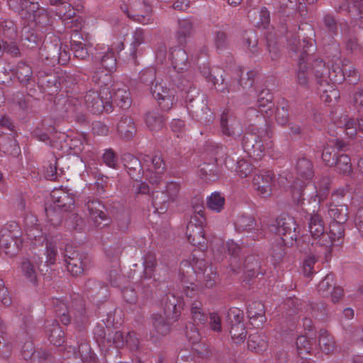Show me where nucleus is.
<instances>
[{
  "label": "nucleus",
  "mask_w": 363,
  "mask_h": 363,
  "mask_svg": "<svg viewBox=\"0 0 363 363\" xmlns=\"http://www.w3.org/2000/svg\"><path fill=\"white\" fill-rule=\"evenodd\" d=\"M228 328L231 337L235 343L244 342L247 335L245 324H240L239 325H233Z\"/></svg>",
  "instance_id": "e2e57ef3"
},
{
  "label": "nucleus",
  "mask_w": 363,
  "mask_h": 363,
  "mask_svg": "<svg viewBox=\"0 0 363 363\" xmlns=\"http://www.w3.org/2000/svg\"><path fill=\"white\" fill-rule=\"evenodd\" d=\"M50 196L52 199V206L57 208L64 212L70 211L74 206V199L71 194L62 189H54Z\"/></svg>",
  "instance_id": "412c9836"
},
{
  "label": "nucleus",
  "mask_w": 363,
  "mask_h": 363,
  "mask_svg": "<svg viewBox=\"0 0 363 363\" xmlns=\"http://www.w3.org/2000/svg\"><path fill=\"white\" fill-rule=\"evenodd\" d=\"M84 289L88 296L100 303L105 301L109 296L108 289L106 285L94 279H89L84 285Z\"/></svg>",
  "instance_id": "6ab92c4d"
},
{
  "label": "nucleus",
  "mask_w": 363,
  "mask_h": 363,
  "mask_svg": "<svg viewBox=\"0 0 363 363\" xmlns=\"http://www.w3.org/2000/svg\"><path fill=\"white\" fill-rule=\"evenodd\" d=\"M161 303L166 318L173 320H177L182 307L180 298L169 293L162 298Z\"/></svg>",
  "instance_id": "aec40b11"
},
{
  "label": "nucleus",
  "mask_w": 363,
  "mask_h": 363,
  "mask_svg": "<svg viewBox=\"0 0 363 363\" xmlns=\"http://www.w3.org/2000/svg\"><path fill=\"white\" fill-rule=\"evenodd\" d=\"M21 233L17 223H12L6 228L1 230L0 250L6 255L12 256L15 254L11 250V242L15 241L16 248L18 249L22 240L20 239Z\"/></svg>",
  "instance_id": "9d476101"
},
{
  "label": "nucleus",
  "mask_w": 363,
  "mask_h": 363,
  "mask_svg": "<svg viewBox=\"0 0 363 363\" xmlns=\"http://www.w3.org/2000/svg\"><path fill=\"white\" fill-rule=\"evenodd\" d=\"M273 96L268 89L261 90L257 96V106L261 113L268 114V111L272 110Z\"/></svg>",
  "instance_id": "c9c22d12"
},
{
  "label": "nucleus",
  "mask_w": 363,
  "mask_h": 363,
  "mask_svg": "<svg viewBox=\"0 0 363 363\" xmlns=\"http://www.w3.org/2000/svg\"><path fill=\"white\" fill-rule=\"evenodd\" d=\"M264 306L260 301H254L248 305L247 315L252 325L259 327L266 321Z\"/></svg>",
  "instance_id": "bb28decb"
},
{
  "label": "nucleus",
  "mask_w": 363,
  "mask_h": 363,
  "mask_svg": "<svg viewBox=\"0 0 363 363\" xmlns=\"http://www.w3.org/2000/svg\"><path fill=\"white\" fill-rule=\"evenodd\" d=\"M289 45L290 50L298 57L297 81L301 85H306L308 82L306 62L308 60L309 48L312 47V44L305 40L301 42L294 37L289 40Z\"/></svg>",
  "instance_id": "20e7f679"
},
{
  "label": "nucleus",
  "mask_w": 363,
  "mask_h": 363,
  "mask_svg": "<svg viewBox=\"0 0 363 363\" xmlns=\"http://www.w3.org/2000/svg\"><path fill=\"white\" fill-rule=\"evenodd\" d=\"M220 128L223 135L235 138L242 133L240 121L232 114L223 112L220 117Z\"/></svg>",
  "instance_id": "a211bd4d"
},
{
  "label": "nucleus",
  "mask_w": 363,
  "mask_h": 363,
  "mask_svg": "<svg viewBox=\"0 0 363 363\" xmlns=\"http://www.w3.org/2000/svg\"><path fill=\"white\" fill-rule=\"evenodd\" d=\"M23 18L30 21V23H28V25H32L33 27L37 28L42 33L51 29V18L43 7L40 6L38 9L28 13L27 17Z\"/></svg>",
  "instance_id": "f3484780"
},
{
  "label": "nucleus",
  "mask_w": 363,
  "mask_h": 363,
  "mask_svg": "<svg viewBox=\"0 0 363 363\" xmlns=\"http://www.w3.org/2000/svg\"><path fill=\"white\" fill-rule=\"evenodd\" d=\"M344 79L350 84H356L359 79V75L354 65L347 60L342 62V67L337 68Z\"/></svg>",
  "instance_id": "f704fd0d"
},
{
  "label": "nucleus",
  "mask_w": 363,
  "mask_h": 363,
  "mask_svg": "<svg viewBox=\"0 0 363 363\" xmlns=\"http://www.w3.org/2000/svg\"><path fill=\"white\" fill-rule=\"evenodd\" d=\"M119 135L126 140L132 138L136 133V126L133 119L128 116H123L117 125Z\"/></svg>",
  "instance_id": "c756f323"
},
{
  "label": "nucleus",
  "mask_w": 363,
  "mask_h": 363,
  "mask_svg": "<svg viewBox=\"0 0 363 363\" xmlns=\"http://www.w3.org/2000/svg\"><path fill=\"white\" fill-rule=\"evenodd\" d=\"M167 320L166 316L164 317L160 314L152 315V325L155 331L161 335H165L169 332L170 327ZM168 320L169 319L168 318Z\"/></svg>",
  "instance_id": "09e8293b"
},
{
  "label": "nucleus",
  "mask_w": 363,
  "mask_h": 363,
  "mask_svg": "<svg viewBox=\"0 0 363 363\" xmlns=\"http://www.w3.org/2000/svg\"><path fill=\"white\" fill-rule=\"evenodd\" d=\"M123 160L124 166L130 177L135 181L140 179L143 173V168L139 159L131 154H125L123 157Z\"/></svg>",
  "instance_id": "c85d7f7f"
},
{
  "label": "nucleus",
  "mask_w": 363,
  "mask_h": 363,
  "mask_svg": "<svg viewBox=\"0 0 363 363\" xmlns=\"http://www.w3.org/2000/svg\"><path fill=\"white\" fill-rule=\"evenodd\" d=\"M46 59H50L53 61L57 60L62 65H67L70 59L69 53L60 46L55 48V52L52 55L46 56Z\"/></svg>",
  "instance_id": "69168bd1"
},
{
  "label": "nucleus",
  "mask_w": 363,
  "mask_h": 363,
  "mask_svg": "<svg viewBox=\"0 0 363 363\" xmlns=\"http://www.w3.org/2000/svg\"><path fill=\"white\" fill-rule=\"evenodd\" d=\"M16 75L19 82L27 86L33 81L31 67L24 62H19L16 67Z\"/></svg>",
  "instance_id": "58836bf2"
},
{
  "label": "nucleus",
  "mask_w": 363,
  "mask_h": 363,
  "mask_svg": "<svg viewBox=\"0 0 363 363\" xmlns=\"http://www.w3.org/2000/svg\"><path fill=\"white\" fill-rule=\"evenodd\" d=\"M144 276L150 279L153 274L154 269L157 265L156 256L154 253L149 252L144 257Z\"/></svg>",
  "instance_id": "680f3d73"
},
{
  "label": "nucleus",
  "mask_w": 363,
  "mask_h": 363,
  "mask_svg": "<svg viewBox=\"0 0 363 363\" xmlns=\"http://www.w3.org/2000/svg\"><path fill=\"white\" fill-rule=\"evenodd\" d=\"M82 35L77 31H75L71 35V49L74 53V57L85 60L90 55V46L81 41Z\"/></svg>",
  "instance_id": "393cba45"
},
{
  "label": "nucleus",
  "mask_w": 363,
  "mask_h": 363,
  "mask_svg": "<svg viewBox=\"0 0 363 363\" xmlns=\"http://www.w3.org/2000/svg\"><path fill=\"white\" fill-rule=\"evenodd\" d=\"M235 227L239 232L253 233V240H259L264 237L262 223H257L252 216L247 214L238 216L235 221Z\"/></svg>",
  "instance_id": "f8f14e48"
},
{
  "label": "nucleus",
  "mask_w": 363,
  "mask_h": 363,
  "mask_svg": "<svg viewBox=\"0 0 363 363\" xmlns=\"http://www.w3.org/2000/svg\"><path fill=\"white\" fill-rule=\"evenodd\" d=\"M201 72L207 80L212 83L213 86L218 91L222 93H230L231 91H236L235 85L226 83L222 75H220L218 77L216 75L212 74L208 67H206L204 66L203 70H201Z\"/></svg>",
  "instance_id": "a878e982"
},
{
  "label": "nucleus",
  "mask_w": 363,
  "mask_h": 363,
  "mask_svg": "<svg viewBox=\"0 0 363 363\" xmlns=\"http://www.w3.org/2000/svg\"><path fill=\"white\" fill-rule=\"evenodd\" d=\"M150 91L153 97L164 111H169L176 104L177 98L176 91L174 89L168 88L162 82H157L153 86L150 87Z\"/></svg>",
  "instance_id": "1a4fd4ad"
},
{
  "label": "nucleus",
  "mask_w": 363,
  "mask_h": 363,
  "mask_svg": "<svg viewBox=\"0 0 363 363\" xmlns=\"http://www.w3.org/2000/svg\"><path fill=\"white\" fill-rule=\"evenodd\" d=\"M204 220V217L194 216L186 225V236L192 245H201L205 242L203 228Z\"/></svg>",
  "instance_id": "4468645a"
},
{
  "label": "nucleus",
  "mask_w": 363,
  "mask_h": 363,
  "mask_svg": "<svg viewBox=\"0 0 363 363\" xmlns=\"http://www.w3.org/2000/svg\"><path fill=\"white\" fill-rule=\"evenodd\" d=\"M111 96V102L115 103L123 109H126L131 105L130 93L125 85H123L122 87L115 88Z\"/></svg>",
  "instance_id": "7c9ffc66"
},
{
  "label": "nucleus",
  "mask_w": 363,
  "mask_h": 363,
  "mask_svg": "<svg viewBox=\"0 0 363 363\" xmlns=\"http://www.w3.org/2000/svg\"><path fill=\"white\" fill-rule=\"evenodd\" d=\"M329 216L333 219L330 223L328 230L323 226V220L319 218L320 228L322 232L319 235V243L324 247L325 260L329 262L331 259L332 247L340 245L344 236L343 224L347 220L348 208L345 205H330L328 209Z\"/></svg>",
  "instance_id": "f257e3e1"
},
{
  "label": "nucleus",
  "mask_w": 363,
  "mask_h": 363,
  "mask_svg": "<svg viewBox=\"0 0 363 363\" xmlns=\"http://www.w3.org/2000/svg\"><path fill=\"white\" fill-rule=\"evenodd\" d=\"M287 243V239L279 238L276 243L273 244L270 249V254L274 264H279L285 255L284 245Z\"/></svg>",
  "instance_id": "a18cd8bd"
},
{
  "label": "nucleus",
  "mask_w": 363,
  "mask_h": 363,
  "mask_svg": "<svg viewBox=\"0 0 363 363\" xmlns=\"http://www.w3.org/2000/svg\"><path fill=\"white\" fill-rule=\"evenodd\" d=\"M38 0H20L19 12L21 17H27L28 13L40 7Z\"/></svg>",
  "instance_id": "338daca9"
},
{
  "label": "nucleus",
  "mask_w": 363,
  "mask_h": 363,
  "mask_svg": "<svg viewBox=\"0 0 363 363\" xmlns=\"http://www.w3.org/2000/svg\"><path fill=\"white\" fill-rule=\"evenodd\" d=\"M111 93L108 88H102L99 91H88L84 96L86 108L94 114H100L103 111H112Z\"/></svg>",
  "instance_id": "39448f33"
},
{
  "label": "nucleus",
  "mask_w": 363,
  "mask_h": 363,
  "mask_svg": "<svg viewBox=\"0 0 363 363\" xmlns=\"http://www.w3.org/2000/svg\"><path fill=\"white\" fill-rule=\"evenodd\" d=\"M226 322L228 327L245 324L243 311L238 308H230L227 313Z\"/></svg>",
  "instance_id": "864d4df0"
},
{
  "label": "nucleus",
  "mask_w": 363,
  "mask_h": 363,
  "mask_svg": "<svg viewBox=\"0 0 363 363\" xmlns=\"http://www.w3.org/2000/svg\"><path fill=\"white\" fill-rule=\"evenodd\" d=\"M65 261L67 270L74 277L82 274L90 264V258L87 254L72 247L66 248Z\"/></svg>",
  "instance_id": "0eeeda50"
},
{
  "label": "nucleus",
  "mask_w": 363,
  "mask_h": 363,
  "mask_svg": "<svg viewBox=\"0 0 363 363\" xmlns=\"http://www.w3.org/2000/svg\"><path fill=\"white\" fill-rule=\"evenodd\" d=\"M267 347L264 336L259 333L251 334L247 340V347L255 352L264 351Z\"/></svg>",
  "instance_id": "c03bdc74"
},
{
  "label": "nucleus",
  "mask_w": 363,
  "mask_h": 363,
  "mask_svg": "<svg viewBox=\"0 0 363 363\" xmlns=\"http://www.w3.org/2000/svg\"><path fill=\"white\" fill-rule=\"evenodd\" d=\"M175 79H172L174 84L180 89L182 91L186 89H191L194 84L191 76L189 74H179V72H176L174 76Z\"/></svg>",
  "instance_id": "bf43d9fd"
},
{
  "label": "nucleus",
  "mask_w": 363,
  "mask_h": 363,
  "mask_svg": "<svg viewBox=\"0 0 363 363\" xmlns=\"http://www.w3.org/2000/svg\"><path fill=\"white\" fill-rule=\"evenodd\" d=\"M86 206L95 228L102 229L111 225V218L106 213V206L99 200L89 199Z\"/></svg>",
  "instance_id": "6e6552de"
},
{
  "label": "nucleus",
  "mask_w": 363,
  "mask_h": 363,
  "mask_svg": "<svg viewBox=\"0 0 363 363\" xmlns=\"http://www.w3.org/2000/svg\"><path fill=\"white\" fill-rule=\"evenodd\" d=\"M38 84L45 89H50L57 93L62 89L61 82L55 74H41L38 77Z\"/></svg>",
  "instance_id": "473e14b6"
},
{
  "label": "nucleus",
  "mask_w": 363,
  "mask_h": 363,
  "mask_svg": "<svg viewBox=\"0 0 363 363\" xmlns=\"http://www.w3.org/2000/svg\"><path fill=\"white\" fill-rule=\"evenodd\" d=\"M297 225L294 218L286 216L276 220V224L272 226L271 230L280 236V238L287 239V243L296 240L298 233Z\"/></svg>",
  "instance_id": "9b49d317"
},
{
  "label": "nucleus",
  "mask_w": 363,
  "mask_h": 363,
  "mask_svg": "<svg viewBox=\"0 0 363 363\" xmlns=\"http://www.w3.org/2000/svg\"><path fill=\"white\" fill-rule=\"evenodd\" d=\"M199 176L206 177V179L214 181L218 175V168L216 162H204L199 167Z\"/></svg>",
  "instance_id": "8fccbe9b"
},
{
  "label": "nucleus",
  "mask_w": 363,
  "mask_h": 363,
  "mask_svg": "<svg viewBox=\"0 0 363 363\" xmlns=\"http://www.w3.org/2000/svg\"><path fill=\"white\" fill-rule=\"evenodd\" d=\"M178 30L176 37L180 44L186 43L187 38H190L193 32V24L189 19H182L178 22Z\"/></svg>",
  "instance_id": "4c0bfd02"
},
{
  "label": "nucleus",
  "mask_w": 363,
  "mask_h": 363,
  "mask_svg": "<svg viewBox=\"0 0 363 363\" xmlns=\"http://www.w3.org/2000/svg\"><path fill=\"white\" fill-rule=\"evenodd\" d=\"M225 198L220 193L214 192L207 198V207L213 211L220 212L223 208Z\"/></svg>",
  "instance_id": "6e6d98bb"
},
{
  "label": "nucleus",
  "mask_w": 363,
  "mask_h": 363,
  "mask_svg": "<svg viewBox=\"0 0 363 363\" xmlns=\"http://www.w3.org/2000/svg\"><path fill=\"white\" fill-rule=\"evenodd\" d=\"M242 38L244 45L247 47L254 56L257 55L259 48L257 47V38L255 32L253 30L245 31L242 35Z\"/></svg>",
  "instance_id": "603ef678"
},
{
  "label": "nucleus",
  "mask_w": 363,
  "mask_h": 363,
  "mask_svg": "<svg viewBox=\"0 0 363 363\" xmlns=\"http://www.w3.org/2000/svg\"><path fill=\"white\" fill-rule=\"evenodd\" d=\"M138 80L140 83L147 86H153L154 82H157V70L154 67H148L139 73Z\"/></svg>",
  "instance_id": "de8ad7c7"
},
{
  "label": "nucleus",
  "mask_w": 363,
  "mask_h": 363,
  "mask_svg": "<svg viewBox=\"0 0 363 363\" xmlns=\"http://www.w3.org/2000/svg\"><path fill=\"white\" fill-rule=\"evenodd\" d=\"M145 125L149 130L158 132L162 129L164 125V118L155 111L147 112L144 116Z\"/></svg>",
  "instance_id": "2f4dec72"
},
{
  "label": "nucleus",
  "mask_w": 363,
  "mask_h": 363,
  "mask_svg": "<svg viewBox=\"0 0 363 363\" xmlns=\"http://www.w3.org/2000/svg\"><path fill=\"white\" fill-rule=\"evenodd\" d=\"M272 136L269 126L264 124V127L252 126L246 131L242 139V147L250 157L255 160L261 159L264 155L265 145Z\"/></svg>",
  "instance_id": "f03ea898"
},
{
  "label": "nucleus",
  "mask_w": 363,
  "mask_h": 363,
  "mask_svg": "<svg viewBox=\"0 0 363 363\" xmlns=\"http://www.w3.org/2000/svg\"><path fill=\"white\" fill-rule=\"evenodd\" d=\"M62 212L64 211L59 210L57 208L52 205H49L45 207L47 218L50 224L54 226L60 225L62 221Z\"/></svg>",
  "instance_id": "052dcab7"
},
{
  "label": "nucleus",
  "mask_w": 363,
  "mask_h": 363,
  "mask_svg": "<svg viewBox=\"0 0 363 363\" xmlns=\"http://www.w3.org/2000/svg\"><path fill=\"white\" fill-rule=\"evenodd\" d=\"M45 333L50 343L55 346H60L65 342V333L54 319L45 320Z\"/></svg>",
  "instance_id": "5701e85b"
},
{
  "label": "nucleus",
  "mask_w": 363,
  "mask_h": 363,
  "mask_svg": "<svg viewBox=\"0 0 363 363\" xmlns=\"http://www.w3.org/2000/svg\"><path fill=\"white\" fill-rule=\"evenodd\" d=\"M275 174L269 171L262 170L256 173L252 179V185L259 196L267 197L272 193V185Z\"/></svg>",
  "instance_id": "dca6fc26"
},
{
  "label": "nucleus",
  "mask_w": 363,
  "mask_h": 363,
  "mask_svg": "<svg viewBox=\"0 0 363 363\" xmlns=\"http://www.w3.org/2000/svg\"><path fill=\"white\" fill-rule=\"evenodd\" d=\"M335 165L337 170L344 174H348L352 172L350 157L346 155H340L337 157Z\"/></svg>",
  "instance_id": "0e129e2a"
},
{
  "label": "nucleus",
  "mask_w": 363,
  "mask_h": 363,
  "mask_svg": "<svg viewBox=\"0 0 363 363\" xmlns=\"http://www.w3.org/2000/svg\"><path fill=\"white\" fill-rule=\"evenodd\" d=\"M152 168L151 172L155 173V179L151 178V182L157 184L160 179V175L162 174L166 169L165 163L161 156L155 155L151 158Z\"/></svg>",
  "instance_id": "3c124183"
},
{
  "label": "nucleus",
  "mask_w": 363,
  "mask_h": 363,
  "mask_svg": "<svg viewBox=\"0 0 363 363\" xmlns=\"http://www.w3.org/2000/svg\"><path fill=\"white\" fill-rule=\"evenodd\" d=\"M244 268L245 274L249 278L257 277L259 274H262L259 259L257 255L246 257L244 261Z\"/></svg>",
  "instance_id": "ea45409f"
},
{
  "label": "nucleus",
  "mask_w": 363,
  "mask_h": 363,
  "mask_svg": "<svg viewBox=\"0 0 363 363\" xmlns=\"http://www.w3.org/2000/svg\"><path fill=\"white\" fill-rule=\"evenodd\" d=\"M0 149L4 152L13 156H17L20 153V147L17 141L10 137L0 138Z\"/></svg>",
  "instance_id": "49530a36"
},
{
  "label": "nucleus",
  "mask_w": 363,
  "mask_h": 363,
  "mask_svg": "<svg viewBox=\"0 0 363 363\" xmlns=\"http://www.w3.org/2000/svg\"><path fill=\"white\" fill-rule=\"evenodd\" d=\"M171 61L174 72H183L188 70L190 61L186 52L181 48H176L171 52Z\"/></svg>",
  "instance_id": "b1692460"
},
{
  "label": "nucleus",
  "mask_w": 363,
  "mask_h": 363,
  "mask_svg": "<svg viewBox=\"0 0 363 363\" xmlns=\"http://www.w3.org/2000/svg\"><path fill=\"white\" fill-rule=\"evenodd\" d=\"M60 318L62 324L67 325L70 323L72 316L74 317V320L79 325H84L86 321L85 314L84 302L79 298L76 299L72 303V309L67 311H60V313L57 314Z\"/></svg>",
  "instance_id": "2eb2a0df"
},
{
  "label": "nucleus",
  "mask_w": 363,
  "mask_h": 363,
  "mask_svg": "<svg viewBox=\"0 0 363 363\" xmlns=\"http://www.w3.org/2000/svg\"><path fill=\"white\" fill-rule=\"evenodd\" d=\"M77 347L73 346V354L76 359H80L82 362H87L92 358L91 350L83 334L76 336Z\"/></svg>",
  "instance_id": "cd10ccee"
},
{
  "label": "nucleus",
  "mask_w": 363,
  "mask_h": 363,
  "mask_svg": "<svg viewBox=\"0 0 363 363\" xmlns=\"http://www.w3.org/2000/svg\"><path fill=\"white\" fill-rule=\"evenodd\" d=\"M124 11L130 18L143 25L153 23L151 6L144 0H135L131 4L130 11Z\"/></svg>",
  "instance_id": "ddd939ff"
},
{
  "label": "nucleus",
  "mask_w": 363,
  "mask_h": 363,
  "mask_svg": "<svg viewBox=\"0 0 363 363\" xmlns=\"http://www.w3.org/2000/svg\"><path fill=\"white\" fill-rule=\"evenodd\" d=\"M335 346L333 337L327 330H319V350L325 354L332 352Z\"/></svg>",
  "instance_id": "79ce46f5"
},
{
  "label": "nucleus",
  "mask_w": 363,
  "mask_h": 363,
  "mask_svg": "<svg viewBox=\"0 0 363 363\" xmlns=\"http://www.w3.org/2000/svg\"><path fill=\"white\" fill-rule=\"evenodd\" d=\"M191 318L196 324L204 325L207 323L208 315L202 303L195 300L191 303Z\"/></svg>",
  "instance_id": "a19ab883"
},
{
  "label": "nucleus",
  "mask_w": 363,
  "mask_h": 363,
  "mask_svg": "<svg viewBox=\"0 0 363 363\" xmlns=\"http://www.w3.org/2000/svg\"><path fill=\"white\" fill-rule=\"evenodd\" d=\"M145 43V30L140 28H136L132 34V40L130 44V56L135 62L137 54L140 52L139 47Z\"/></svg>",
  "instance_id": "e433bc0d"
},
{
  "label": "nucleus",
  "mask_w": 363,
  "mask_h": 363,
  "mask_svg": "<svg viewBox=\"0 0 363 363\" xmlns=\"http://www.w3.org/2000/svg\"><path fill=\"white\" fill-rule=\"evenodd\" d=\"M297 174L301 177L309 179L312 178L313 172L312 169V163L306 158L298 160L296 163Z\"/></svg>",
  "instance_id": "5fc2aeb1"
},
{
  "label": "nucleus",
  "mask_w": 363,
  "mask_h": 363,
  "mask_svg": "<svg viewBox=\"0 0 363 363\" xmlns=\"http://www.w3.org/2000/svg\"><path fill=\"white\" fill-rule=\"evenodd\" d=\"M43 33L32 25L24 26L21 30V40L23 46L33 49L42 43Z\"/></svg>",
  "instance_id": "4be33fe9"
},
{
  "label": "nucleus",
  "mask_w": 363,
  "mask_h": 363,
  "mask_svg": "<svg viewBox=\"0 0 363 363\" xmlns=\"http://www.w3.org/2000/svg\"><path fill=\"white\" fill-rule=\"evenodd\" d=\"M94 337L99 347L108 348L114 345L116 348L124 346V336L121 331H114L104 324H98L94 329Z\"/></svg>",
  "instance_id": "423d86ee"
},
{
  "label": "nucleus",
  "mask_w": 363,
  "mask_h": 363,
  "mask_svg": "<svg viewBox=\"0 0 363 363\" xmlns=\"http://www.w3.org/2000/svg\"><path fill=\"white\" fill-rule=\"evenodd\" d=\"M184 92L186 107L191 116L201 122H210L213 114L204 101V96L200 94L199 90L193 86L191 89H188Z\"/></svg>",
  "instance_id": "7ed1b4c3"
},
{
  "label": "nucleus",
  "mask_w": 363,
  "mask_h": 363,
  "mask_svg": "<svg viewBox=\"0 0 363 363\" xmlns=\"http://www.w3.org/2000/svg\"><path fill=\"white\" fill-rule=\"evenodd\" d=\"M171 200L164 191H155L152 194V203L159 213H163L168 208Z\"/></svg>",
  "instance_id": "37998d69"
},
{
  "label": "nucleus",
  "mask_w": 363,
  "mask_h": 363,
  "mask_svg": "<svg viewBox=\"0 0 363 363\" xmlns=\"http://www.w3.org/2000/svg\"><path fill=\"white\" fill-rule=\"evenodd\" d=\"M111 70L106 69L105 68H99L96 70L92 75V81L97 85L102 88L111 82V75L109 72Z\"/></svg>",
  "instance_id": "13d9d810"
},
{
  "label": "nucleus",
  "mask_w": 363,
  "mask_h": 363,
  "mask_svg": "<svg viewBox=\"0 0 363 363\" xmlns=\"http://www.w3.org/2000/svg\"><path fill=\"white\" fill-rule=\"evenodd\" d=\"M351 103L359 115H363V90L355 89L351 95Z\"/></svg>",
  "instance_id": "774afa93"
},
{
  "label": "nucleus",
  "mask_w": 363,
  "mask_h": 363,
  "mask_svg": "<svg viewBox=\"0 0 363 363\" xmlns=\"http://www.w3.org/2000/svg\"><path fill=\"white\" fill-rule=\"evenodd\" d=\"M23 276L30 283L35 284L37 280V272L33 263L28 259H24L21 264Z\"/></svg>",
  "instance_id": "4d7b16f0"
},
{
  "label": "nucleus",
  "mask_w": 363,
  "mask_h": 363,
  "mask_svg": "<svg viewBox=\"0 0 363 363\" xmlns=\"http://www.w3.org/2000/svg\"><path fill=\"white\" fill-rule=\"evenodd\" d=\"M320 91L322 94L320 98L326 103L336 101L340 97L339 91L333 87V84L327 82L324 84L323 81L319 80V92Z\"/></svg>",
  "instance_id": "72a5a7b5"
}]
</instances>
